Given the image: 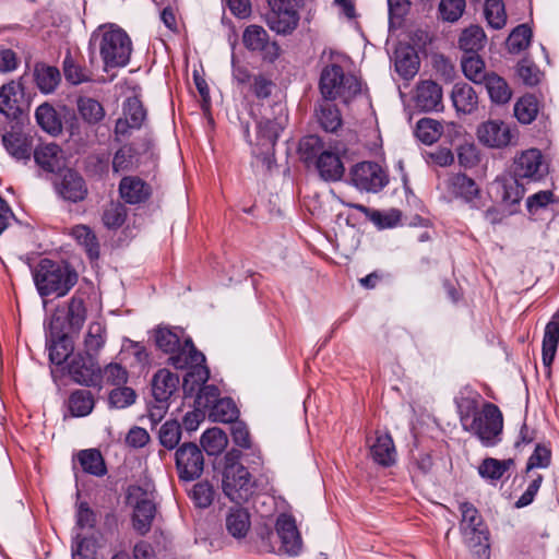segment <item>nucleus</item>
<instances>
[{
	"label": "nucleus",
	"mask_w": 559,
	"mask_h": 559,
	"mask_svg": "<svg viewBox=\"0 0 559 559\" xmlns=\"http://www.w3.org/2000/svg\"><path fill=\"white\" fill-rule=\"evenodd\" d=\"M91 45L98 48L104 69L128 64L132 53V41L124 29L115 24L100 25L91 36Z\"/></svg>",
	"instance_id": "1"
},
{
	"label": "nucleus",
	"mask_w": 559,
	"mask_h": 559,
	"mask_svg": "<svg viewBox=\"0 0 559 559\" xmlns=\"http://www.w3.org/2000/svg\"><path fill=\"white\" fill-rule=\"evenodd\" d=\"M34 283L41 297H62L76 284L78 274L68 264L43 259L33 271Z\"/></svg>",
	"instance_id": "2"
},
{
	"label": "nucleus",
	"mask_w": 559,
	"mask_h": 559,
	"mask_svg": "<svg viewBox=\"0 0 559 559\" xmlns=\"http://www.w3.org/2000/svg\"><path fill=\"white\" fill-rule=\"evenodd\" d=\"M222 487L226 497L236 503L247 501L254 491L255 481L249 471L234 461L233 453L226 455Z\"/></svg>",
	"instance_id": "3"
},
{
	"label": "nucleus",
	"mask_w": 559,
	"mask_h": 559,
	"mask_svg": "<svg viewBox=\"0 0 559 559\" xmlns=\"http://www.w3.org/2000/svg\"><path fill=\"white\" fill-rule=\"evenodd\" d=\"M204 362L205 356L195 348L194 344H190L186 352L171 358V365L175 368L190 369L185 376L182 383L186 395H193L209 380L210 371L204 366Z\"/></svg>",
	"instance_id": "4"
},
{
	"label": "nucleus",
	"mask_w": 559,
	"mask_h": 559,
	"mask_svg": "<svg viewBox=\"0 0 559 559\" xmlns=\"http://www.w3.org/2000/svg\"><path fill=\"white\" fill-rule=\"evenodd\" d=\"M503 417L492 403H485L480 412L464 428L476 436L485 447H493L500 441Z\"/></svg>",
	"instance_id": "5"
},
{
	"label": "nucleus",
	"mask_w": 559,
	"mask_h": 559,
	"mask_svg": "<svg viewBox=\"0 0 559 559\" xmlns=\"http://www.w3.org/2000/svg\"><path fill=\"white\" fill-rule=\"evenodd\" d=\"M320 91L326 100L337 97L347 100L360 91V84L355 76L345 75L342 67L331 64L322 70Z\"/></svg>",
	"instance_id": "6"
},
{
	"label": "nucleus",
	"mask_w": 559,
	"mask_h": 559,
	"mask_svg": "<svg viewBox=\"0 0 559 559\" xmlns=\"http://www.w3.org/2000/svg\"><path fill=\"white\" fill-rule=\"evenodd\" d=\"M460 530L468 548L487 547V528L478 510L469 502L460 503Z\"/></svg>",
	"instance_id": "7"
},
{
	"label": "nucleus",
	"mask_w": 559,
	"mask_h": 559,
	"mask_svg": "<svg viewBox=\"0 0 559 559\" xmlns=\"http://www.w3.org/2000/svg\"><path fill=\"white\" fill-rule=\"evenodd\" d=\"M176 469L182 481L198 479L204 469L202 450L192 442L181 444L175 452Z\"/></svg>",
	"instance_id": "8"
},
{
	"label": "nucleus",
	"mask_w": 559,
	"mask_h": 559,
	"mask_svg": "<svg viewBox=\"0 0 559 559\" xmlns=\"http://www.w3.org/2000/svg\"><path fill=\"white\" fill-rule=\"evenodd\" d=\"M350 181L361 191L378 192L388 185L389 179L379 164L361 162L350 169Z\"/></svg>",
	"instance_id": "9"
},
{
	"label": "nucleus",
	"mask_w": 559,
	"mask_h": 559,
	"mask_svg": "<svg viewBox=\"0 0 559 559\" xmlns=\"http://www.w3.org/2000/svg\"><path fill=\"white\" fill-rule=\"evenodd\" d=\"M129 502L133 506L134 528L142 535L146 534L156 512L153 493L134 487L130 490Z\"/></svg>",
	"instance_id": "10"
},
{
	"label": "nucleus",
	"mask_w": 559,
	"mask_h": 559,
	"mask_svg": "<svg viewBox=\"0 0 559 559\" xmlns=\"http://www.w3.org/2000/svg\"><path fill=\"white\" fill-rule=\"evenodd\" d=\"M478 140L488 147L502 148L516 143V128L501 120H488L477 129Z\"/></svg>",
	"instance_id": "11"
},
{
	"label": "nucleus",
	"mask_w": 559,
	"mask_h": 559,
	"mask_svg": "<svg viewBox=\"0 0 559 559\" xmlns=\"http://www.w3.org/2000/svg\"><path fill=\"white\" fill-rule=\"evenodd\" d=\"M548 173V165L537 148L523 151L514 158L513 174L516 178L538 181Z\"/></svg>",
	"instance_id": "12"
},
{
	"label": "nucleus",
	"mask_w": 559,
	"mask_h": 559,
	"mask_svg": "<svg viewBox=\"0 0 559 559\" xmlns=\"http://www.w3.org/2000/svg\"><path fill=\"white\" fill-rule=\"evenodd\" d=\"M145 117L146 111L141 100L135 96L127 98L122 105V116L116 121V140L120 141L121 138L128 136L132 130L140 129Z\"/></svg>",
	"instance_id": "13"
},
{
	"label": "nucleus",
	"mask_w": 559,
	"mask_h": 559,
	"mask_svg": "<svg viewBox=\"0 0 559 559\" xmlns=\"http://www.w3.org/2000/svg\"><path fill=\"white\" fill-rule=\"evenodd\" d=\"M68 373L73 381L82 385H96L100 369L91 354H78L68 364Z\"/></svg>",
	"instance_id": "14"
},
{
	"label": "nucleus",
	"mask_w": 559,
	"mask_h": 559,
	"mask_svg": "<svg viewBox=\"0 0 559 559\" xmlns=\"http://www.w3.org/2000/svg\"><path fill=\"white\" fill-rule=\"evenodd\" d=\"M57 193L66 201L73 203L83 201L87 195V187L83 177L72 170L66 169L55 182Z\"/></svg>",
	"instance_id": "15"
},
{
	"label": "nucleus",
	"mask_w": 559,
	"mask_h": 559,
	"mask_svg": "<svg viewBox=\"0 0 559 559\" xmlns=\"http://www.w3.org/2000/svg\"><path fill=\"white\" fill-rule=\"evenodd\" d=\"M415 107L421 111H439L443 108L442 88L431 80H425L416 85L414 94Z\"/></svg>",
	"instance_id": "16"
},
{
	"label": "nucleus",
	"mask_w": 559,
	"mask_h": 559,
	"mask_svg": "<svg viewBox=\"0 0 559 559\" xmlns=\"http://www.w3.org/2000/svg\"><path fill=\"white\" fill-rule=\"evenodd\" d=\"M276 532L282 542V549L290 555L297 556L302 547V540L295 520L287 514H281L276 521Z\"/></svg>",
	"instance_id": "17"
},
{
	"label": "nucleus",
	"mask_w": 559,
	"mask_h": 559,
	"mask_svg": "<svg viewBox=\"0 0 559 559\" xmlns=\"http://www.w3.org/2000/svg\"><path fill=\"white\" fill-rule=\"evenodd\" d=\"M155 344L156 346L166 354H169V362L171 364V358L182 354L186 352L188 346L192 343L190 337H187L183 342H181L180 335L176 330L158 326L154 331Z\"/></svg>",
	"instance_id": "18"
},
{
	"label": "nucleus",
	"mask_w": 559,
	"mask_h": 559,
	"mask_svg": "<svg viewBox=\"0 0 559 559\" xmlns=\"http://www.w3.org/2000/svg\"><path fill=\"white\" fill-rule=\"evenodd\" d=\"M34 159L40 168L53 173L64 165V153L53 142L43 143L34 150Z\"/></svg>",
	"instance_id": "19"
},
{
	"label": "nucleus",
	"mask_w": 559,
	"mask_h": 559,
	"mask_svg": "<svg viewBox=\"0 0 559 559\" xmlns=\"http://www.w3.org/2000/svg\"><path fill=\"white\" fill-rule=\"evenodd\" d=\"M370 454L376 463L384 467L396 462V449L389 433L377 432L376 440L370 444Z\"/></svg>",
	"instance_id": "20"
},
{
	"label": "nucleus",
	"mask_w": 559,
	"mask_h": 559,
	"mask_svg": "<svg viewBox=\"0 0 559 559\" xmlns=\"http://www.w3.org/2000/svg\"><path fill=\"white\" fill-rule=\"evenodd\" d=\"M316 167L320 177L325 181H337L345 173V167L338 154L328 150L320 153L316 160Z\"/></svg>",
	"instance_id": "21"
},
{
	"label": "nucleus",
	"mask_w": 559,
	"mask_h": 559,
	"mask_svg": "<svg viewBox=\"0 0 559 559\" xmlns=\"http://www.w3.org/2000/svg\"><path fill=\"white\" fill-rule=\"evenodd\" d=\"M179 377L167 369L158 370L152 380V391L155 402H168L176 392Z\"/></svg>",
	"instance_id": "22"
},
{
	"label": "nucleus",
	"mask_w": 559,
	"mask_h": 559,
	"mask_svg": "<svg viewBox=\"0 0 559 559\" xmlns=\"http://www.w3.org/2000/svg\"><path fill=\"white\" fill-rule=\"evenodd\" d=\"M298 21V12L287 9H271L266 15L267 26L281 35L292 33L297 27Z\"/></svg>",
	"instance_id": "23"
},
{
	"label": "nucleus",
	"mask_w": 559,
	"mask_h": 559,
	"mask_svg": "<svg viewBox=\"0 0 559 559\" xmlns=\"http://www.w3.org/2000/svg\"><path fill=\"white\" fill-rule=\"evenodd\" d=\"M119 192L121 198L130 204L144 202L151 194V188L138 177H124L120 181Z\"/></svg>",
	"instance_id": "24"
},
{
	"label": "nucleus",
	"mask_w": 559,
	"mask_h": 559,
	"mask_svg": "<svg viewBox=\"0 0 559 559\" xmlns=\"http://www.w3.org/2000/svg\"><path fill=\"white\" fill-rule=\"evenodd\" d=\"M225 525L233 537L243 538L251 526L249 512L239 506L230 508L226 514Z\"/></svg>",
	"instance_id": "25"
},
{
	"label": "nucleus",
	"mask_w": 559,
	"mask_h": 559,
	"mask_svg": "<svg viewBox=\"0 0 559 559\" xmlns=\"http://www.w3.org/2000/svg\"><path fill=\"white\" fill-rule=\"evenodd\" d=\"M2 143L8 153L15 159L31 158V141L24 133L17 131L7 132L2 135Z\"/></svg>",
	"instance_id": "26"
},
{
	"label": "nucleus",
	"mask_w": 559,
	"mask_h": 559,
	"mask_svg": "<svg viewBox=\"0 0 559 559\" xmlns=\"http://www.w3.org/2000/svg\"><path fill=\"white\" fill-rule=\"evenodd\" d=\"M559 343V312L547 323L543 338V362L549 367L555 358Z\"/></svg>",
	"instance_id": "27"
},
{
	"label": "nucleus",
	"mask_w": 559,
	"mask_h": 559,
	"mask_svg": "<svg viewBox=\"0 0 559 559\" xmlns=\"http://www.w3.org/2000/svg\"><path fill=\"white\" fill-rule=\"evenodd\" d=\"M104 546L102 534L90 537L76 536L72 544V559H96L97 550Z\"/></svg>",
	"instance_id": "28"
},
{
	"label": "nucleus",
	"mask_w": 559,
	"mask_h": 559,
	"mask_svg": "<svg viewBox=\"0 0 559 559\" xmlns=\"http://www.w3.org/2000/svg\"><path fill=\"white\" fill-rule=\"evenodd\" d=\"M451 97L457 111L471 114L477 107V95L473 87L466 83H456Z\"/></svg>",
	"instance_id": "29"
},
{
	"label": "nucleus",
	"mask_w": 559,
	"mask_h": 559,
	"mask_svg": "<svg viewBox=\"0 0 559 559\" xmlns=\"http://www.w3.org/2000/svg\"><path fill=\"white\" fill-rule=\"evenodd\" d=\"M418 68V57L413 49L403 47L395 51V70L404 80L414 78Z\"/></svg>",
	"instance_id": "30"
},
{
	"label": "nucleus",
	"mask_w": 559,
	"mask_h": 559,
	"mask_svg": "<svg viewBox=\"0 0 559 559\" xmlns=\"http://www.w3.org/2000/svg\"><path fill=\"white\" fill-rule=\"evenodd\" d=\"M449 190L455 195L472 202L478 195L476 182L464 174H455L448 182Z\"/></svg>",
	"instance_id": "31"
},
{
	"label": "nucleus",
	"mask_w": 559,
	"mask_h": 559,
	"mask_svg": "<svg viewBox=\"0 0 559 559\" xmlns=\"http://www.w3.org/2000/svg\"><path fill=\"white\" fill-rule=\"evenodd\" d=\"M34 75L38 88L45 94L53 92L61 81L59 70L44 63L36 64Z\"/></svg>",
	"instance_id": "32"
},
{
	"label": "nucleus",
	"mask_w": 559,
	"mask_h": 559,
	"mask_svg": "<svg viewBox=\"0 0 559 559\" xmlns=\"http://www.w3.org/2000/svg\"><path fill=\"white\" fill-rule=\"evenodd\" d=\"M35 118L38 126L51 135H58L62 131V123L57 111L49 104H41L36 108Z\"/></svg>",
	"instance_id": "33"
},
{
	"label": "nucleus",
	"mask_w": 559,
	"mask_h": 559,
	"mask_svg": "<svg viewBox=\"0 0 559 559\" xmlns=\"http://www.w3.org/2000/svg\"><path fill=\"white\" fill-rule=\"evenodd\" d=\"M316 115L320 126L326 132H335L342 126L338 108L326 99L319 104Z\"/></svg>",
	"instance_id": "34"
},
{
	"label": "nucleus",
	"mask_w": 559,
	"mask_h": 559,
	"mask_svg": "<svg viewBox=\"0 0 559 559\" xmlns=\"http://www.w3.org/2000/svg\"><path fill=\"white\" fill-rule=\"evenodd\" d=\"M485 43L486 34L478 25H471L465 28L459 39L460 47L466 55L476 53L485 46Z\"/></svg>",
	"instance_id": "35"
},
{
	"label": "nucleus",
	"mask_w": 559,
	"mask_h": 559,
	"mask_svg": "<svg viewBox=\"0 0 559 559\" xmlns=\"http://www.w3.org/2000/svg\"><path fill=\"white\" fill-rule=\"evenodd\" d=\"M492 102L506 104L510 100L512 92L506 80L496 73H490L483 82Z\"/></svg>",
	"instance_id": "36"
},
{
	"label": "nucleus",
	"mask_w": 559,
	"mask_h": 559,
	"mask_svg": "<svg viewBox=\"0 0 559 559\" xmlns=\"http://www.w3.org/2000/svg\"><path fill=\"white\" fill-rule=\"evenodd\" d=\"M461 66L464 75L476 84H483L486 78L490 74L486 72L485 62L476 53L463 56Z\"/></svg>",
	"instance_id": "37"
},
{
	"label": "nucleus",
	"mask_w": 559,
	"mask_h": 559,
	"mask_svg": "<svg viewBox=\"0 0 559 559\" xmlns=\"http://www.w3.org/2000/svg\"><path fill=\"white\" fill-rule=\"evenodd\" d=\"M283 128V123L276 120L266 119L258 122L259 144L264 147L265 153L273 148Z\"/></svg>",
	"instance_id": "38"
},
{
	"label": "nucleus",
	"mask_w": 559,
	"mask_h": 559,
	"mask_svg": "<svg viewBox=\"0 0 559 559\" xmlns=\"http://www.w3.org/2000/svg\"><path fill=\"white\" fill-rule=\"evenodd\" d=\"M76 105L80 116L90 124H96L105 117L103 105L92 97L81 96L78 98Z\"/></svg>",
	"instance_id": "39"
},
{
	"label": "nucleus",
	"mask_w": 559,
	"mask_h": 559,
	"mask_svg": "<svg viewBox=\"0 0 559 559\" xmlns=\"http://www.w3.org/2000/svg\"><path fill=\"white\" fill-rule=\"evenodd\" d=\"M227 444L226 433L217 427L205 430L201 437V445L209 455L221 454Z\"/></svg>",
	"instance_id": "40"
},
{
	"label": "nucleus",
	"mask_w": 559,
	"mask_h": 559,
	"mask_svg": "<svg viewBox=\"0 0 559 559\" xmlns=\"http://www.w3.org/2000/svg\"><path fill=\"white\" fill-rule=\"evenodd\" d=\"M17 86L11 82L0 88V112L8 118L16 119L21 114V108L16 98Z\"/></svg>",
	"instance_id": "41"
},
{
	"label": "nucleus",
	"mask_w": 559,
	"mask_h": 559,
	"mask_svg": "<svg viewBox=\"0 0 559 559\" xmlns=\"http://www.w3.org/2000/svg\"><path fill=\"white\" fill-rule=\"evenodd\" d=\"M72 236L82 246L91 260H96L99 257V245L94 233L84 225H79L72 228Z\"/></svg>",
	"instance_id": "42"
},
{
	"label": "nucleus",
	"mask_w": 559,
	"mask_h": 559,
	"mask_svg": "<svg viewBox=\"0 0 559 559\" xmlns=\"http://www.w3.org/2000/svg\"><path fill=\"white\" fill-rule=\"evenodd\" d=\"M94 408V397L91 391L76 390L69 397V409L73 416L83 417Z\"/></svg>",
	"instance_id": "43"
},
{
	"label": "nucleus",
	"mask_w": 559,
	"mask_h": 559,
	"mask_svg": "<svg viewBox=\"0 0 559 559\" xmlns=\"http://www.w3.org/2000/svg\"><path fill=\"white\" fill-rule=\"evenodd\" d=\"M78 459L84 472L95 476H103L106 473L105 463L98 450H82Z\"/></svg>",
	"instance_id": "44"
},
{
	"label": "nucleus",
	"mask_w": 559,
	"mask_h": 559,
	"mask_svg": "<svg viewBox=\"0 0 559 559\" xmlns=\"http://www.w3.org/2000/svg\"><path fill=\"white\" fill-rule=\"evenodd\" d=\"M238 413V408L233 400L219 399L212 405L210 417L213 421L235 423Z\"/></svg>",
	"instance_id": "45"
},
{
	"label": "nucleus",
	"mask_w": 559,
	"mask_h": 559,
	"mask_svg": "<svg viewBox=\"0 0 559 559\" xmlns=\"http://www.w3.org/2000/svg\"><path fill=\"white\" fill-rule=\"evenodd\" d=\"M443 132L442 124L431 118H423L417 122L416 136L425 144H432L439 140Z\"/></svg>",
	"instance_id": "46"
},
{
	"label": "nucleus",
	"mask_w": 559,
	"mask_h": 559,
	"mask_svg": "<svg viewBox=\"0 0 559 559\" xmlns=\"http://www.w3.org/2000/svg\"><path fill=\"white\" fill-rule=\"evenodd\" d=\"M242 41L247 49L260 51L269 45V34L259 25H249L242 34Z\"/></svg>",
	"instance_id": "47"
},
{
	"label": "nucleus",
	"mask_w": 559,
	"mask_h": 559,
	"mask_svg": "<svg viewBox=\"0 0 559 559\" xmlns=\"http://www.w3.org/2000/svg\"><path fill=\"white\" fill-rule=\"evenodd\" d=\"M139 165V156L132 145H123L114 155L112 169L115 173L129 171Z\"/></svg>",
	"instance_id": "48"
},
{
	"label": "nucleus",
	"mask_w": 559,
	"mask_h": 559,
	"mask_svg": "<svg viewBox=\"0 0 559 559\" xmlns=\"http://www.w3.org/2000/svg\"><path fill=\"white\" fill-rule=\"evenodd\" d=\"M538 104L533 95L521 97L514 105V116L524 124L531 123L537 116Z\"/></svg>",
	"instance_id": "49"
},
{
	"label": "nucleus",
	"mask_w": 559,
	"mask_h": 559,
	"mask_svg": "<svg viewBox=\"0 0 559 559\" xmlns=\"http://www.w3.org/2000/svg\"><path fill=\"white\" fill-rule=\"evenodd\" d=\"M484 13L488 24L495 29L502 28L507 23V14L502 0H486Z\"/></svg>",
	"instance_id": "50"
},
{
	"label": "nucleus",
	"mask_w": 559,
	"mask_h": 559,
	"mask_svg": "<svg viewBox=\"0 0 559 559\" xmlns=\"http://www.w3.org/2000/svg\"><path fill=\"white\" fill-rule=\"evenodd\" d=\"M532 39V31L526 24L516 26L508 37L507 46L511 53H519L526 49Z\"/></svg>",
	"instance_id": "51"
},
{
	"label": "nucleus",
	"mask_w": 559,
	"mask_h": 559,
	"mask_svg": "<svg viewBox=\"0 0 559 559\" xmlns=\"http://www.w3.org/2000/svg\"><path fill=\"white\" fill-rule=\"evenodd\" d=\"M69 331L79 332L86 319V309L82 298L73 296L70 300L67 314Z\"/></svg>",
	"instance_id": "52"
},
{
	"label": "nucleus",
	"mask_w": 559,
	"mask_h": 559,
	"mask_svg": "<svg viewBox=\"0 0 559 559\" xmlns=\"http://www.w3.org/2000/svg\"><path fill=\"white\" fill-rule=\"evenodd\" d=\"M106 329L99 322H92L88 325V330L84 340L86 354H97L98 350L104 346L106 341Z\"/></svg>",
	"instance_id": "53"
},
{
	"label": "nucleus",
	"mask_w": 559,
	"mask_h": 559,
	"mask_svg": "<svg viewBox=\"0 0 559 559\" xmlns=\"http://www.w3.org/2000/svg\"><path fill=\"white\" fill-rule=\"evenodd\" d=\"M181 439V427L176 420H168L164 423L158 431L159 443L168 449H175Z\"/></svg>",
	"instance_id": "54"
},
{
	"label": "nucleus",
	"mask_w": 559,
	"mask_h": 559,
	"mask_svg": "<svg viewBox=\"0 0 559 559\" xmlns=\"http://www.w3.org/2000/svg\"><path fill=\"white\" fill-rule=\"evenodd\" d=\"M515 176L499 181L501 199L509 204L519 203L524 195V188Z\"/></svg>",
	"instance_id": "55"
},
{
	"label": "nucleus",
	"mask_w": 559,
	"mask_h": 559,
	"mask_svg": "<svg viewBox=\"0 0 559 559\" xmlns=\"http://www.w3.org/2000/svg\"><path fill=\"white\" fill-rule=\"evenodd\" d=\"M465 0H440L438 11L444 22L454 23L460 20L465 11Z\"/></svg>",
	"instance_id": "56"
},
{
	"label": "nucleus",
	"mask_w": 559,
	"mask_h": 559,
	"mask_svg": "<svg viewBox=\"0 0 559 559\" xmlns=\"http://www.w3.org/2000/svg\"><path fill=\"white\" fill-rule=\"evenodd\" d=\"M512 464V460L499 461L488 457L479 465L478 472L485 478L499 479Z\"/></svg>",
	"instance_id": "57"
},
{
	"label": "nucleus",
	"mask_w": 559,
	"mask_h": 559,
	"mask_svg": "<svg viewBox=\"0 0 559 559\" xmlns=\"http://www.w3.org/2000/svg\"><path fill=\"white\" fill-rule=\"evenodd\" d=\"M68 332L57 333V341H51L49 345V358L52 364L61 365L69 357L71 346L67 337Z\"/></svg>",
	"instance_id": "58"
},
{
	"label": "nucleus",
	"mask_w": 559,
	"mask_h": 559,
	"mask_svg": "<svg viewBox=\"0 0 559 559\" xmlns=\"http://www.w3.org/2000/svg\"><path fill=\"white\" fill-rule=\"evenodd\" d=\"M63 73L66 80L73 85L90 81L88 72L75 63L70 52L66 55L63 60Z\"/></svg>",
	"instance_id": "59"
},
{
	"label": "nucleus",
	"mask_w": 559,
	"mask_h": 559,
	"mask_svg": "<svg viewBox=\"0 0 559 559\" xmlns=\"http://www.w3.org/2000/svg\"><path fill=\"white\" fill-rule=\"evenodd\" d=\"M214 489L209 481L197 483L190 491V498L198 508H209L214 500Z\"/></svg>",
	"instance_id": "60"
},
{
	"label": "nucleus",
	"mask_w": 559,
	"mask_h": 559,
	"mask_svg": "<svg viewBox=\"0 0 559 559\" xmlns=\"http://www.w3.org/2000/svg\"><path fill=\"white\" fill-rule=\"evenodd\" d=\"M127 217L126 207L119 202H110L103 213V223L107 228L120 227Z\"/></svg>",
	"instance_id": "61"
},
{
	"label": "nucleus",
	"mask_w": 559,
	"mask_h": 559,
	"mask_svg": "<svg viewBox=\"0 0 559 559\" xmlns=\"http://www.w3.org/2000/svg\"><path fill=\"white\" fill-rule=\"evenodd\" d=\"M516 75L527 86L537 85L542 79L539 69L527 59H523L518 63Z\"/></svg>",
	"instance_id": "62"
},
{
	"label": "nucleus",
	"mask_w": 559,
	"mask_h": 559,
	"mask_svg": "<svg viewBox=\"0 0 559 559\" xmlns=\"http://www.w3.org/2000/svg\"><path fill=\"white\" fill-rule=\"evenodd\" d=\"M100 379L110 385H124L128 381V371L120 364L110 362L100 371Z\"/></svg>",
	"instance_id": "63"
},
{
	"label": "nucleus",
	"mask_w": 559,
	"mask_h": 559,
	"mask_svg": "<svg viewBox=\"0 0 559 559\" xmlns=\"http://www.w3.org/2000/svg\"><path fill=\"white\" fill-rule=\"evenodd\" d=\"M456 407L463 429L474 418V416L480 412L478 411L477 400L472 396L457 397Z\"/></svg>",
	"instance_id": "64"
}]
</instances>
